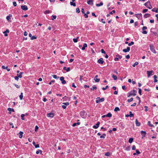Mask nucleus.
I'll use <instances>...</instances> for the list:
<instances>
[{"instance_id":"nucleus-1","label":"nucleus","mask_w":158,"mask_h":158,"mask_svg":"<svg viewBox=\"0 0 158 158\" xmlns=\"http://www.w3.org/2000/svg\"><path fill=\"white\" fill-rule=\"evenodd\" d=\"M137 93V91L135 90H133L131 91L130 92L128 93L129 95L128 96V97H129L131 96H135L136 95V93Z\"/></svg>"},{"instance_id":"nucleus-2","label":"nucleus","mask_w":158,"mask_h":158,"mask_svg":"<svg viewBox=\"0 0 158 158\" xmlns=\"http://www.w3.org/2000/svg\"><path fill=\"white\" fill-rule=\"evenodd\" d=\"M144 5L146 7L149 9H150L152 8L149 1H148L147 2L145 3L144 4Z\"/></svg>"},{"instance_id":"nucleus-3","label":"nucleus","mask_w":158,"mask_h":158,"mask_svg":"<svg viewBox=\"0 0 158 158\" xmlns=\"http://www.w3.org/2000/svg\"><path fill=\"white\" fill-rule=\"evenodd\" d=\"M85 111L84 110H82L80 112V115L83 118H85L86 116L85 114Z\"/></svg>"},{"instance_id":"nucleus-4","label":"nucleus","mask_w":158,"mask_h":158,"mask_svg":"<svg viewBox=\"0 0 158 158\" xmlns=\"http://www.w3.org/2000/svg\"><path fill=\"white\" fill-rule=\"evenodd\" d=\"M150 49L151 51L154 53H156V52L155 49V48L153 45L151 44L150 45Z\"/></svg>"},{"instance_id":"nucleus-5","label":"nucleus","mask_w":158,"mask_h":158,"mask_svg":"<svg viewBox=\"0 0 158 158\" xmlns=\"http://www.w3.org/2000/svg\"><path fill=\"white\" fill-rule=\"evenodd\" d=\"M96 99L97 100H96V102L97 103H99L101 102H103L105 100V99L103 98H100V97H98Z\"/></svg>"},{"instance_id":"nucleus-6","label":"nucleus","mask_w":158,"mask_h":158,"mask_svg":"<svg viewBox=\"0 0 158 158\" xmlns=\"http://www.w3.org/2000/svg\"><path fill=\"white\" fill-rule=\"evenodd\" d=\"M62 104L64 105L62 106V108L64 109H65L66 108V106H68L69 105V103L68 102H64Z\"/></svg>"},{"instance_id":"nucleus-7","label":"nucleus","mask_w":158,"mask_h":158,"mask_svg":"<svg viewBox=\"0 0 158 158\" xmlns=\"http://www.w3.org/2000/svg\"><path fill=\"white\" fill-rule=\"evenodd\" d=\"M147 29V27L145 26H143V27L142 29L143 30L142 33L143 34H147V32L146 31L144 30Z\"/></svg>"},{"instance_id":"nucleus-8","label":"nucleus","mask_w":158,"mask_h":158,"mask_svg":"<svg viewBox=\"0 0 158 158\" xmlns=\"http://www.w3.org/2000/svg\"><path fill=\"white\" fill-rule=\"evenodd\" d=\"M21 9L24 10H28V8L26 5H22L21 6Z\"/></svg>"},{"instance_id":"nucleus-9","label":"nucleus","mask_w":158,"mask_h":158,"mask_svg":"<svg viewBox=\"0 0 158 158\" xmlns=\"http://www.w3.org/2000/svg\"><path fill=\"white\" fill-rule=\"evenodd\" d=\"M60 80L61 81L62 84H65L66 83V81L64 80V77H60Z\"/></svg>"},{"instance_id":"nucleus-10","label":"nucleus","mask_w":158,"mask_h":158,"mask_svg":"<svg viewBox=\"0 0 158 158\" xmlns=\"http://www.w3.org/2000/svg\"><path fill=\"white\" fill-rule=\"evenodd\" d=\"M100 123L99 122H97V124L95 125H94L93 126V128L94 129H97L99 127V125H100Z\"/></svg>"},{"instance_id":"nucleus-11","label":"nucleus","mask_w":158,"mask_h":158,"mask_svg":"<svg viewBox=\"0 0 158 158\" xmlns=\"http://www.w3.org/2000/svg\"><path fill=\"white\" fill-rule=\"evenodd\" d=\"M130 50V48L129 47H127L126 49H124L123 50V52L126 53L129 52Z\"/></svg>"},{"instance_id":"nucleus-12","label":"nucleus","mask_w":158,"mask_h":158,"mask_svg":"<svg viewBox=\"0 0 158 158\" xmlns=\"http://www.w3.org/2000/svg\"><path fill=\"white\" fill-rule=\"evenodd\" d=\"M98 62L99 64H103L104 62V61L103 60V58H100L99 60H98Z\"/></svg>"},{"instance_id":"nucleus-13","label":"nucleus","mask_w":158,"mask_h":158,"mask_svg":"<svg viewBox=\"0 0 158 158\" xmlns=\"http://www.w3.org/2000/svg\"><path fill=\"white\" fill-rule=\"evenodd\" d=\"M87 3L89 5H90L91 6L93 5V0H89L87 1Z\"/></svg>"},{"instance_id":"nucleus-14","label":"nucleus","mask_w":158,"mask_h":158,"mask_svg":"<svg viewBox=\"0 0 158 158\" xmlns=\"http://www.w3.org/2000/svg\"><path fill=\"white\" fill-rule=\"evenodd\" d=\"M47 116L52 118L54 116V114L51 112L47 114Z\"/></svg>"},{"instance_id":"nucleus-15","label":"nucleus","mask_w":158,"mask_h":158,"mask_svg":"<svg viewBox=\"0 0 158 158\" xmlns=\"http://www.w3.org/2000/svg\"><path fill=\"white\" fill-rule=\"evenodd\" d=\"M98 75H96L95 76V78H94V79L95 81V82H99L100 80V79L98 78Z\"/></svg>"},{"instance_id":"nucleus-16","label":"nucleus","mask_w":158,"mask_h":158,"mask_svg":"<svg viewBox=\"0 0 158 158\" xmlns=\"http://www.w3.org/2000/svg\"><path fill=\"white\" fill-rule=\"evenodd\" d=\"M152 72H153L152 70H151L150 71H147V74L148 77H149V76H150L152 74Z\"/></svg>"},{"instance_id":"nucleus-17","label":"nucleus","mask_w":158,"mask_h":158,"mask_svg":"<svg viewBox=\"0 0 158 158\" xmlns=\"http://www.w3.org/2000/svg\"><path fill=\"white\" fill-rule=\"evenodd\" d=\"M63 69L66 70L67 72L69 71L70 70V67H68L66 68V67H64L63 68Z\"/></svg>"},{"instance_id":"nucleus-18","label":"nucleus","mask_w":158,"mask_h":158,"mask_svg":"<svg viewBox=\"0 0 158 158\" xmlns=\"http://www.w3.org/2000/svg\"><path fill=\"white\" fill-rule=\"evenodd\" d=\"M33 144L34 146H35V147L36 148H38L39 147V144H35V142L34 141H33L32 143Z\"/></svg>"},{"instance_id":"nucleus-19","label":"nucleus","mask_w":158,"mask_h":158,"mask_svg":"<svg viewBox=\"0 0 158 158\" xmlns=\"http://www.w3.org/2000/svg\"><path fill=\"white\" fill-rule=\"evenodd\" d=\"M151 16L150 14H145L143 16L145 18H146L148 17H150Z\"/></svg>"},{"instance_id":"nucleus-20","label":"nucleus","mask_w":158,"mask_h":158,"mask_svg":"<svg viewBox=\"0 0 158 158\" xmlns=\"http://www.w3.org/2000/svg\"><path fill=\"white\" fill-rule=\"evenodd\" d=\"M2 69H6L8 71H9L10 70V69L8 68V67L7 66L5 67L4 66L2 65Z\"/></svg>"},{"instance_id":"nucleus-21","label":"nucleus","mask_w":158,"mask_h":158,"mask_svg":"<svg viewBox=\"0 0 158 158\" xmlns=\"http://www.w3.org/2000/svg\"><path fill=\"white\" fill-rule=\"evenodd\" d=\"M23 73V72H21L19 74H17V75L19 78H21L22 77V75Z\"/></svg>"},{"instance_id":"nucleus-22","label":"nucleus","mask_w":158,"mask_h":158,"mask_svg":"<svg viewBox=\"0 0 158 158\" xmlns=\"http://www.w3.org/2000/svg\"><path fill=\"white\" fill-rule=\"evenodd\" d=\"M141 133L143 135V137H145L146 133L145 131H141Z\"/></svg>"},{"instance_id":"nucleus-23","label":"nucleus","mask_w":158,"mask_h":158,"mask_svg":"<svg viewBox=\"0 0 158 158\" xmlns=\"http://www.w3.org/2000/svg\"><path fill=\"white\" fill-rule=\"evenodd\" d=\"M135 124L137 126H139L140 125V123L138 122L137 119H136L135 120Z\"/></svg>"},{"instance_id":"nucleus-24","label":"nucleus","mask_w":158,"mask_h":158,"mask_svg":"<svg viewBox=\"0 0 158 158\" xmlns=\"http://www.w3.org/2000/svg\"><path fill=\"white\" fill-rule=\"evenodd\" d=\"M87 46V45L86 44L84 43L83 44V46L82 47V49L83 50H84L85 49V48Z\"/></svg>"},{"instance_id":"nucleus-25","label":"nucleus","mask_w":158,"mask_h":158,"mask_svg":"<svg viewBox=\"0 0 158 158\" xmlns=\"http://www.w3.org/2000/svg\"><path fill=\"white\" fill-rule=\"evenodd\" d=\"M75 1V0H73L72 2H70V4L71 5L73 6H76V4L75 3H73V2H74Z\"/></svg>"},{"instance_id":"nucleus-26","label":"nucleus","mask_w":158,"mask_h":158,"mask_svg":"<svg viewBox=\"0 0 158 158\" xmlns=\"http://www.w3.org/2000/svg\"><path fill=\"white\" fill-rule=\"evenodd\" d=\"M148 125L150 127H154V126L153 125H152L151 123V122L150 121H148Z\"/></svg>"},{"instance_id":"nucleus-27","label":"nucleus","mask_w":158,"mask_h":158,"mask_svg":"<svg viewBox=\"0 0 158 158\" xmlns=\"http://www.w3.org/2000/svg\"><path fill=\"white\" fill-rule=\"evenodd\" d=\"M8 110L9 111V114H10L11 113V112H10V111H12L13 112H14V110L13 108H9L8 109Z\"/></svg>"},{"instance_id":"nucleus-28","label":"nucleus","mask_w":158,"mask_h":158,"mask_svg":"<svg viewBox=\"0 0 158 158\" xmlns=\"http://www.w3.org/2000/svg\"><path fill=\"white\" fill-rule=\"evenodd\" d=\"M23 133L22 131H20L19 132V134L20 135H19V137L20 138H22V137H23Z\"/></svg>"},{"instance_id":"nucleus-29","label":"nucleus","mask_w":158,"mask_h":158,"mask_svg":"<svg viewBox=\"0 0 158 158\" xmlns=\"http://www.w3.org/2000/svg\"><path fill=\"white\" fill-rule=\"evenodd\" d=\"M106 117L110 118L112 116V114L110 113H109L106 115Z\"/></svg>"},{"instance_id":"nucleus-30","label":"nucleus","mask_w":158,"mask_h":158,"mask_svg":"<svg viewBox=\"0 0 158 158\" xmlns=\"http://www.w3.org/2000/svg\"><path fill=\"white\" fill-rule=\"evenodd\" d=\"M135 15H136V17L139 18L140 16H142V14L141 13L136 14Z\"/></svg>"},{"instance_id":"nucleus-31","label":"nucleus","mask_w":158,"mask_h":158,"mask_svg":"<svg viewBox=\"0 0 158 158\" xmlns=\"http://www.w3.org/2000/svg\"><path fill=\"white\" fill-rule=\"evenodd\" d=\"M79 38V37H77V38H74L73 39V41L74 42V43H76L78 41V39Z\"/></svg>"},{"instance_id":"nucleus-32","label":"nucleus","mask_w":158,"mask_h":158,"mask_svg":"<svg viewBox=\"0 0 158 158\" xmlns=\"http://www.w3.org/2000/svg\"><path fill=\"white\" fill-rule=\"evenodd\" d=\"M42 151L40 150H38L36 152V154H39V153L40 152V154H42Z\"/></svg>"},{"instance_id":"nucleus-33","label":"nucleus","mask_w":158,"mask_h":158,"mask_svg":"<svg viewBox=\"0 0 158 158\" xmlns=\"http://www.w3.org/2000/svg\"><path fill=\"white\" fill-rule=\"evenodd\" d=\"M103 5V3L102 2H101L99 4H96V5L98 7L102 6Z\"/></svg>"},{"instance_id":"nucleus-34","label":"nucleus","mask_w":158,"mask_h":158,"mask_svg":"<svg viewBox=\"0 0 158 158\" xmlns=\"http://www.w3.org/2000/svg\"><path fill=\"white\" fill-rule=\"evenodd\" d=\"M97 89V87L95 85H94L93 86L92 88L91 89V90H94V89Z\"/></svg>"},{"instance_id":"nucleus-35","label":"nucleus","mask_w":158,"mask_h":158,"mask_svg":"<svg viewBox=\"0 0 158 158\" xmlns=\"http://www.w3.org/2000/svg\"><path fill=\"white\" fill-rule=\"evenodd\" d=\"M23 93H21L20 95L19 96V97L20 100H22L23 99Z\"/></svg>"},{"instance_id":"nucleus-36","label":"nucleus","mask_w":158,"mask_h":158,"mask_svg":"<svg viewBox=\"0 0 158 158\" xmlns=\"http://www.w3.org/2000/svg\"><path fill=\"white\" fill-rule=\"evenodd\" d=\"M80 124V123L79 122H77V123H74L73 125L72 126L73 127H75L77 125H79Z\"/></svg>"},{"instance_id":"nucleus-37","label":"nucleus","mask_w":158,"mask_h":158,"mask_svg":"<svg viewBox=\"0 0 158 158\" xmlns=\"http://www.w3.org/2000/svg\"><path fill=\"white\" fill-rule=\"evenodd\" d=\"M155 8H153V9H152V10L153 12H155L156 13H158V8L156 10H155Z\"/></svg>"},{"instance_id":"nucleus-38","label":"nucleus","mask_w":158,"mask_h":158,"mask_svg":"<svg viewBox=\"0 0 158 158\" xmlns=\"http://www.w3.org/2000/svg\"><path fill=\"white\" fill-rule=\"evenodd\" d=\"M119 110H120V109H119V108L118 107H116L114 109V111H115V112H116V111H119Z\"/></svg>"},{"instance_id":"nucleus-39","label":"nucleus","mask_w":158,"mask_h":158,"mask_svg":"<svg viewBox=\"0 0 158 158\" xmlns=\"http://www.w3.org/2000/svg\"><path fill=\"white\" fill-rule=\"evenodd\" d=\"M129 117H133L134 116V115L132 113V112L131 111H130L129 112Z\"/></svg>"},{"instance_id":"nucleus-40","label":"nucleus","mask_w":158,"mask_h":158,"mask_svg":"<svg viewBox=\"0 0 158 158\" xmlns=\"http://www.w3.org/2000/svg\"><path fill=\"white\" fill-rule=\"evenodd\" d=\"M133 138H130L129 139L128 142L129 143H131L133 141Z\"/></svg>"},{"instance_id":"nucleus-41","label":"nucleus","mask_w":158,"mask_h":158,"mask_svg":"<svg viewBox=\"0 0 158 158\" xmlns=\"http://www.w3.org/2000/svg\"><path fill=\"white\" fill-rule=\"evenodd\" d=\"M112 77L115 80H116L117 79V77H116V76L114 74L112 75Z\"/></svg>"},{"instance_id":"nucleus-42","label":"nucleus","mask_w":158,"mask_h":158,"mask_svg":"<svg viewBox=\"0 0 158 158\" xmlns=\"http://www.w3.org/2000/svg\"><path fill=\"white\" fill-rule=\"evenodd\" d=\"M106 136V135L105 134H103L101 135L100 136V138H105V137Z\"/></svg>"},{"instance_id":"nucleus-43","label":"nucleus","mask_w":158,"mask_h":158,"mask_svg":"<svg viewBox=\"0 0 158 158\" xmlns=\"http://www.w3.org/2000/svg\"><path fill=\"white\" fill-rule=\"evenodd\" d=\"M25 116V114H22L21 115V119L22 120H24L25 119L24 118V117Z\"/></svg>"},{"instance_id":"nucleus-44","label":"nucleus","mask_w":158,"mask_h":158,"mask_svg":"<svg viewBox=\"0 0 158 158\" xmlns=\"http://www.w3.org/2000/svg\"><path fill=\"white\" fill-rule=\"evenodd\" d=\"M139 64V63L138 62H136L134 64L132 65V66L133 67H135L136 65H137Z\"/></svg>"},{"instance_id":"nucleus-45","label":"nucleus","mask_w":158,"mask_h":158,"mask_svg":"<svg viewBox=\"0 0 158 158\" xmlns=\"http://www.w3.org/2000/svg\"><path fill=\"white\" fill-rule=\"evenodd\" d=\"M51 11L49 10H46L44 12V13L45 14H49L51 13Z\"/></svg>"},{"instance_id":"nucleus-46","label":"nucleus","mask_w":158,"mask_h":158,"mask_svg":"<svg viewBox=\"0 0 158 158\" xmlns=\"http://www.w3.org/2000/svg\"><path fill=\"white\" fill-rule=\"evenodd\" d=\"M37 38V37L35 36H32L31 38V40H33L35 39H36Z\"/></svg>"},{"instance_id":"nucleus-47","label":"nucleus","mask_w":158,"mask_h":158,"mask_svg":"<svg viewBox=\"0 0 158 158\" xmlns=\"http://www.w3.org/2000/svg\"><path fill=\"white\" fill-rule=\"evenodd\" d=\"M116 56L118 58V59H121L122 58V56L119 55L118 54H117Z\"/></svg>"},{"instance_id":"nucleus-48","label":"nucleus","mask_w":158,"mask_h":158,"mask_svg":"<svg viewBox=\"0 0 158 158\" xmlns=\"http://www.w3.org/2000/svg\"><path fill=\"white\" fill-rule=\"evenodd\" d=\"M133 100V98H131L130 99H128L127 100V101L128 102H130L132 101Z\"/></svg>"},{"instance_id":"nucleus-49","label":"nucleus","mask_w":158,"mask_h":158,"mask_svg":"<svg viewBox=\"0 0 158 158\" xmlns=\"http://www.w3.org/2000/svg\"><path fill=\"white\" fill-rule=\"evenodd\" d=\"M134 44V43L133 41L131 42V43L128 44V45L129 46H131L132 45Z\"/></svg>"},{"instance_id":"nucleus-50","label":"nucleus","mask_w":158,"mask_h":158,"mask_svg":"<svg viewBox=\"0 0 158 158\" xmlns=\"http://www.w3.org/2000/svg\"><path fill=\"white\" fill-rule=\"evenodd\" d=\"M52 76L55 79L58 78H59V77H57V76L56 75H52Z\"/></svg>"},{"instance_id":"nucleus-51","label":"nucleus","mask_w":158,"mask_h":158,"mask_svg":"<svg viewBox=\"0 0 158 158\" xmlns=\"http://www.w3.org/2000/svg\"><path fill=\"white\" fill-rule=\"evenodd\" d=\"M11 15H9V16H8L6 17V19H7V20H9L10 19V16H11Z\"/></svg>"},{"instance_id":"nucleus-52","label":"nucleus","mask_w":158,"mask_h":158,"mask_svg":"<svg viewBox=\"0 0 158 158\" xmlns=\"http://www.w3.org/2000/svg\"><path fill=\"white\" fill-rule=\"evenodd\" d=\"M130 148L129 146H127L126 147L125 149V150L127 151H129L130 150Z\"/></svg>"},{"instance_id":"nucleus-53","label":"nucleus","mask_w":158,"mask_h":158,"mask_svg":"<svg viewBox=\"0 0 158 158\" xmlns=\"http://www.w3.org/2000/svg\"><path fill=\"white\" fill-rule=\"evenodd\" d=\"M139 89V93L140 95H141V89L140 88H138Z\"/></svg>"},{"instance_id":"nucleus-54","label":"nucleus","mask_w":158,"mask_h":158,"mask_svg":"<svg viewBox=\"0 0 158 158\" xmlns=\"http://www.w3.org/2000/svg\"><path fill=\"white\" fill-rule=\"evenodd\" d=\"M108 87H108V85H106L105 88L103 87L102 88V89L103 90H105L106 89H107L108 88Z\"/></svg>"},{"instance_id":"nucleus-55","label":"nucleus","mask_w":158,"mask_h":158,"mask_svg":"<svg viewBox=\"0 0 158 158\" xmlns=\"http://www.w3.org/2000/svg\"><path fill=\"white\" fill-rule=\"evenodd\" d=\"M76 10V12L77 13H80V10L79 8H77Z\"/></svg>"},{"instance_id":"nucleus-56","label":"nucleus","mask_w":158,"mask_h":158,"mask_svg":"<svg viewBox=\"0 0 158 158\" xmlns=\"http://www.w3.org/2000/svg\"><path fill=\"white\" fill-rule=\"evenodd\" d=\"M52 17L53 18H52V20H54V19H55L56 18V15H52Z\"/></svg>"},{"instance_id":"nucleus-57","label":"nucleus","mask_w":158,"mask_h":158,"mask_svg":"<svg viewBox=\"0 0 158 158\" xmlns=\"http://www.w3.org/2000/svg\"><path fill=\"white\" fill-rule=\"evenodd\" d=\"M101 52L102 53H103V54H106V52L103 49H102L101 50Z\"/></svg>"},{"instance_id":"nucleus-58","label":"nucleus","mask_w":158,"mask_h":158,"mask_svg":"<svg viewBox=\"0 0 158 158\" xmlns=\"http://www.w3.org/2000/svg\"><path fill=\"white\" fill-rule=\"evenodd\" d=\"M122 88L124 90H126L127 89L125 85H123L122 86Z\"/></svg>"},{"instance_id":"nucleus-59","label":"nucleus","mask_w":158,"mask_h":158,"mask_svg":"<svg viewBox=\"0 0 158 158\" xmlns=\"http://www.w3.org/2000/svg\"><path fill=\"white\" fill-rule=\"evenodd\" d=\"M13 5L14 6H17V3L16 2H13Z\"/></svg>"},{"instance_id":"nucleus-60","label":"nucleus","mask_w":158,"mask_h":158,"mask_svg":"<svg viewBox=\"0 0 158 158\" xmlns=\"http://www.w3.org/2000/svg\"><path fill=\"white\" fill-rule=\"evenodd\" d=\"M148 11V10L147 9H143V13H145L147 12Z\"/></svg>"},{"instance_id":"nucleus-61","label":"nucleus","mask_w":158,"mask_h":158,"mask_svg":"<svg viewBox=\"0 0 158 158\" xmlns=\"http://www.w3.org/2000/svg\"><path fill=\"white\" fill-rule=\"evenodd\" d=\"M115 13V10H113L111 12H110V14H111V15H112L113 14V13Z\"/></svg>"},{"instance_id":"nucleus-62","label":"nucleus","mask_w":158,"mask_h":158,"mask_svg":"<svg viewBox=\"0 0 158 158\" xmlns=\"http://www.w3.org/2000/svg\"><path fill=\"white\" fill-rule=\"evenodd\" d=\"M84 14V16L85 17V18H88V16L85 13Z\"/></svg>"},{"instance_id":"nucleus-63","label":"nucleus","mask_w":158,"mask_h":158,"mask_svg":"<svg viewBox=\"0 0 158 158\" xmlns=\"http://www.w3.org/2000/svg\"><path fill=\"white\" fill-rule=\"evenodd\" d=\"M55 81L54 80H52L51 82H50L49 83V85H51L52 83H54V82Z\"/></svg>"},{"instance_id":"nucleus-64","label":"nucleus","mask_w":158,"mask_h":158,"mask_svg":"<svg viewBox=\"0 0 158 158\" xmlns=\"http://www.w3.org/2000/svg\"><path fill=\"white\" fill-rule=\"evenodd\" d=\"M19 78V77H18L17 76L15 77V79L16 81L18 80Z\"/></svg>"}]
</instances>
